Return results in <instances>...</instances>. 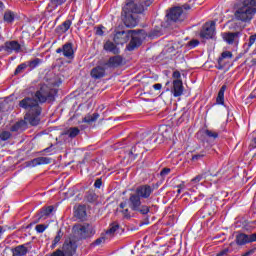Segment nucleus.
<instances>
[{
  "instance_id": "nucleus-1",
  "label": "nucleus",
  "mask_w": 256,
  "mask_h": 256,
  "mask_svg": "<svg viewBox=\"0 0 256 256\" xmlns=\"http://www.w3.org/2000/svg\"><path fill=\"white\" fill-rule=\"evenodd\" d=\"M154 0H126L122 10V21L126 27H137L139 18L137 15L143 13L145 8L149 7Z\"/></svg>"
},
{
  "instance_id": "nucleus-2",
  "label": "nucleus",
  "mask_w": 256,
  "mask_h": 256,
  "mask_svg": "<svg viewBox=\"0 0 256 256\" xmlns=\"http://www.w3.org/2000/svg\"><path fill=\"white\" fill-rule=\"evenodd\" d=\"M155 189L153 186L144 184L136 188L135 194H131L128 200V205L132 211H137L141 215H147L149 208L147 205H141V199H149L153 195Z\"/></svg>"
},
{
  "instance_id": "nucleus-3",
  "label": "nucleus",
  "mask_w": 256,
  "mask_h": 256,
  "mask_svg": "<svg viewBox=\"0 0 256 256\" xmlns=\"http://www.w3.org/2000/svg\"><path fill=\"white\" fill-rule=\"evenodd\" d=\"M146 34L145 30H128L117 32L114 36V42L116 45H125L127 41L130 40V43L127 46L128 51H134L137 47H140L141 43H143V39H145Z\"/></svg>"
},
{
  "instance_id": "nucleus-4",
  "label": "nucleus",
  "mask_w": 256,
  "mask_h": 256,
  "mask_svg": "<svg viewBox=\"0 0 256 256\" xmlns=\"http://www.w3.org/2000/svg\"><path fill=\"white\" fill-rule=\"evenodd\" d=\"M19 107L26 109L28 113L25 115V121L32 126L39 125L41 121V106L35 97H25L19 102Z\"/></svg>"
},
{
  "instance_id": "nucleus-5",
  "label": "nucleus",
  "mask_w": 256,
  "mask_h": 256,
  "mask_svg": "<svg viewBox=\"0 0 256 256\" xmlns=\"http://www.w3.org/2000/svg\"><path fill=\"white\" fill-rule=\"evenodd\" d=\"M256 13V0H244L236 11L234 12V17L237 21H242L243 23H249L253 19V15Z\"/></svg>"
},
{
  "instance_id": "nucleus-6",
  "label": "nucleus",
  "mask_w": 256,
  "mask_h": 256,
  "mask_svg": "<svg viewBox=\"0 0 256 256\" xmlns=\"http://www.w3.org/2000/svg\"><path fill=\"white\" fill-rule=\"evenodd\" d=\"M57 95V90L50 88L49 86L43 84L34 94V97L38 103H51L55 101V96Z\"/></svg>"
},
{
  "instance_id": "nucleus-7",
  "label": "nucleus",
  "mask_w": 256,
  "mask_h": 256,
  "mask_svg": "<svg viewBox=\"0 0 256 256\" xmlns=\"http://www.w3.org/2000/svg\"><path fill=\"white\" fill-rule=\"evenodd\" d=\"M73 233L77 239H89L95 235V228L90 224H75Z\"/></svg>"
},
{
  "instance_id": "nucleus-8",
  "label": "nucleus",
  "mask_w": 256,
  "mask_h": 256,
  "mask_svg": "<svg viewBox=\"0 0 256 256\" xmlns=\"http://www.w3.org/2000/svg\"><path fill=\"white\" fill-rule=\"evenodd\" d=\"M62 249L56 250L51 256H73L75 251H77V243L73 240L66 241Z\"/></svg>"
},
{
  "instance_id": "nucleus-9",
  "label": "nucleus",
  "mask_w": 256,
  "mask_h": 256,
  "mask_svg": "<svg viewBox=\"0 0 256 256\" xmlns=\"http://www.w3.org/2000/svg\"><path fill=\"white\" fill-rule=\"evenodd\" d=\"M0 51H5L8 55L11 53H21L23 49L21 48V44L17 40L6 41L4 45L0 46Z\"/></svg>"
},
{
  "instance_id": "nucleus-10",
  "label": "nucleus",
  "mask_w": 256,
  "mask_h": 256,
  "mask_svg": "<svg viewBox=\"0 0 256 256\" xmlns=\"http://www.w3.org/2000/svg\"><path fill=\"white\" fill-rule=\"evenodd\" d=\"M215 35V22H207L200 31L201 39H213Z\"/></svg>"
},
{
  "instance_id": "nucleus-11",
  "label": "nucleus",
  "mask_w": 256,
  "mask_h": 256,
  "mask_svg": "<svg viewBox=\"0 0 256 256\" xmlns=\"http://www.w3.org/2000/svg\"><path fill=\"white\" fill-rule=\"evenodd\" d=\"M256 241V233L247 235L245 233H238L235 238V242L237 245L243 246L247 245V243H255Z\"/></svg>"
},
{
  "instance_id": "nucleus-12",
  "label": "nucleus",
  "mask_w": 256,
  "mask_h": 256,
  "mask_svg": "<svg viewBox=\"0 0 256 256\" xmlns=\"http://www.w3.org/2000/svg\"><path fill=\"white\" fill-rule=\"evenodd\" d=\"M168 19L174 23H178L185 20V14L183 13V7H175L170 10Z\"/></svg>"
},
{
  "instance_id": "nucleus-13",
  "label": "nucleus",
  "mask_w": 256,
  "mask_h": 256,
  "mask_svg": "<svg viewBox=\"0 0 256 256\" xmlns=\"http://www.w3.org/2000/svg\"><path fill=\"white\" fill-rule=\"evenodd\" d=\"M56 53H62L66 59H73L75 52L73 51V43L67 42L62 46V48H58Z\"/></svg>"
},
{
  "instance_id": "nucleus-14",
  "label": "nucleus",
  "mask_w": 256,
  "mask_h": 256,
  "mask_svg": "<svg viewBox=\"0 0 256 256\" xmlns=\"http://www.w3.org/2000/svg\"><path fill=\"white\" fill-rule=\"evenodd\" d=\"M240 35L241 32H226L223 34V39L228 45H233V43H239Z\"/></svg>"
},
{
  "instance_id": "nucleus-15",
  "label": "nucleus",
  "mask_w": 256,
  "mask_h": 256,
  "mask_svg": "<svg viewBox=\"0 0 256 256\" xmlns=\"http://www.w3.org/2000/svg\"><path fill=\"white\" fill-rule=\"evenodd\" d=\"M171 93L174 97H181L183 95V81L182 80H174L173 87L171 89Z\"/></svg>"
},
{
  "instance_id": "nucleus-16",
  "label": "nucleus",
  "mask_w": 256,
  "mask_h": 256,
  "mask_svg": "<svg viewBox=\"0 0 256 256\" xmlns=\"http://www.w3.org/2000/svg\"><path fill=\"white\" fill-rule=\"evenodd\" d=\"M90 75L92 79H103L105 77V68L103 66H96L91 70Z\"/></svg>"
},
{
  "instance_id": "nucleus-17",
  "label": "nucleus",
  "mask_w": 256,
  "mask_h": 256,
  "mask_svg": "<svg viewBox=\"0 0 256 256\" xmlns=\"http://www.w3.org/2000/svg\"><path fill=\"white\" fill-rule=\"evenodd\" d=\"M122 64H123V57L119 55L110 57L109 60L105 63L107 67H119Z\"/></svg>"
},
{
  "instance_id": "nucleus-18",
  "label": "nucleus",
  "mask_w": 256,
  "mask_h": 256,
  "mask_svg": "<svg viewBox=\"0 0 256 256\" xmlns=\"http://www.w3.org/2000/svg\"><path fill=\"white\" fill-rule=\"evenodd\" d=\"M49 163H51V158L38 157V158H34L32 161H30V166L37 167V165H49Z\"/></svg>"
},
{
  "instance_id": "nucleus-19",
  "label": "nucleus",
  "mask_w": 256,
  "mask_h": 256,
  "mask_svg": "<svg viewBox=\"0 0 256 256\" xmlns=\"http://www.w3.org/2000/svg\"><path fill=\"white\" fill-rule=\"evenodd\" d=\"M54 209H55V207H53V206L43 207L38 212V218L39 219H47V217H49V215H51L53 213Z\"/></svg>"
},
{
  "instance_id": "nucleus-20",
  "label": "nucleus",
  "mask_w": 256,
  "mask_h": 256,
  "mask_svg": "<svg viewBox=\"0 0 256 256\" xmlns=\"http://www.w3.org/2000/svg\"><path fill=\"white\" fill-rule=\"evenodd\" d=\"M233 53L230 51H224L221 54V57L218 59V65L216 66L219 70H222L225 67V63H223V59H232Z\"/></svg>"
},
{
  "instance_id": "nucleus-21",
  "label": "nucleus",
  "mask_w": 256,
  "mask_h": 256,
  "mask_svg": "<svg viewBox=\"0 0 256 256\" xmlns=\"http://www.w3.org/2000/svg\"><path fill=\"white\" fill-rule=\"evenodd\" d=\"M128 202L125 200L124 202H121L118 208V211L122 213L123 217L125 219H131V212H129V208H127Z\"/></svg>"
},
{
  "instance_id": "nucleus-22",
  "label": "nucleus",
  "mask_w": 256,
  "mask_h": 256,
  "mask_svg": "<svg viewBox=\"0 0 256 256\" xmlns=\"http://www.w3.org/2000/svg\"><path fill=\"white\" fill-rule=\"evenodd\" d=\"M26 245H28V244H22V245L16 246L13 249V255L14 256H25V255H27V253L29 252V249H27Z\"/></svg>"
},
{
  "instance_id": "nucleus-23",
  "label": "nucleus",
  "mask_w": 256,
  "mask_h": 256,
  "mask_svg": "<svg viewBox=\"0 0 256 256\" xmlns=\"http://www.w3.org/2000/svg\"><path fill=\"white\" fill-rule=\"evenodd\" d=\"M74 216L77 219H81V220L85 219V217H87V210L85 206L79 205L74 212Z\"/></svg>"
},
{
  "instance_id": "nucleus-24",
  "label": "nucleus",
  "mask_w": 256,
  "mask_h": 256,
  "mask_svg": "<svg viewBox=\"0 0 256 256\" xmlns=\"http://www.w3.org/2000/svg\"><path fill=\"white\" fill-rule=\"evenodd\" d=\"M104 50L109 51L110 53H113L114 55H119V48H117V45L111 41H107L104 44Z\"/></svg>"
},
{
  "instance_id": "nucleus-25",
  "label": "nucleus",
  "mask_w": 256,
  "mask_h": 256,
  "mask_svg": "<svg viewBox=\"0 0 256 256\" xmlns=\"http://www.w3.org/2000/svg\"><path fill=\"white\" fill-rule=\"evenodd\" d=\"M225 91H227V85H223L218 92V96L216 98V103L218 105H223V103H225Z\"/></svg>"
},
{
  "instance_id": "nucleus-26",
  "label": "nucleus",
  "mask_w": 256,
  "mask_h": 256,
  "mask_svg": "<svg viewBox=\"0 0 256 256\" xmlns=\"http://www.w3.org/2000/svg\"><path fill=\"white\" fill-rule=\"evenodd\" d=\"M71 20H66L64 21L60 26L57 27V32L58 33H67L69 29H71Z\"/></svg>"
},
{
  "instance_id": "nucleus-27",
  "label": "nucleus",
  "mask_w": 256,
  "mask_h": 256,
  "mask_svg": "<svg viewBox=\"0 0 256 256\" xmlns=\"http://www.w3.org/2000/svg\"><path fill=\"white\" fill-rule=\"evenodd\" d=\"M205 157H207V151L202 150L199 153L193 154L192 158H191V161L193 163H197L199 161H203V159H205Z\"/></svg>"
},
{
  "instance_id": "nucleus-28",
  "label": "nucleus",
  "mask_w": 256,
  "mask_h": 256,
  "mask_svg": "<svg viewBox=\"0 0 256 256\" xmlns=\"http://www.w3.org/2000/svg\"><path fill=\"white\" fill-rule=\"evenodd\" d=\"M5 23H13L15 21V13L11 10H6L4 12Z\"/></svg>"
},
{
  "instance_id": "nucleus-29",
  "label": "nucleus",
  "mask_w": 256,
  "mask_h": 256,
  "mask_svg": "<svg viewBox=\"0 0 256 256\" xmlns=\"http://www.w3.org/2000/svg\"><path fill=\"white\" fill-rule=\"evenodd\" d=\"M99 119V113L88 114L83 118V123H95Z\"/></svg>"
},
{
  "instance_id": "nucleus-30",
  "label": "nucleus",
  "mask_w": 256,
  "mask_h": 256,
  "mask_svg": "<svg viewBox=\"0 0 256 256\" xmlns=\"http://www.w3.org/2000/svg\"><path fill=\"white\" fill-rule=\"evenodd\" d=\"M65 135H68L71 139H75L79 135V128L71 127L66 131Z\"/></svg>"
},
{
  "instance_id": "nucleus-31",
  "label": "nucleus",
  "mask_w": 256,
  "mask_h": 256,
  "mask_svg": "<svg viewBox=\"0 0 256 256\" xmlns=\"http://www.w3.org/2000/svg\"><path fill=\"white\" fill-rule=\"evenodd\" d=\"M119 230V223L113 222L110 224V228L106 231V235H115V232Z\"/></svg>"
},
{
  "instance_id": "nucleus-32",
  "label": "nucleus",
  "mask_w": 256,
  "mask_h": 256,
  "mask_svg": "<svg viewBox=\"0 0 256 256\" xmlns=\"http://www.w3.org/2000/svg\"><path fill=\"white\" fill-rule=\"evenodd\" d=\"M41 63H42L41 59L35 58L34 60L28 61L27 66L30 67V69H35L36 67H39Z\"/></svg>"
},
{
  "instance_id": "nucleus-33",
  "label": "nucleus",
  "mask_w": 256,
  "mask_h": 256,
  "mask_svg": "<svg viewBox=\"0 0 256 256\" xmlns=\"http://www.w3.org/2000/svg\"><path fill=\"white\" fill-rule=\"evenodd\" d=\"M25 126V121L16 122L12 127L11 131H21Z\"/></svg>"
},
{
  "instance_id": "nucleus-34",
  "label": "nucleus",
  "mask_w": 256,
  "mask_h": 256,
  "mask_svg": "<svg viewBox=\"0 0 256 256\" xmlns=\"http://www.w3.org/2000/svg\"><path fill=\"white\" fill-rule=\"evenodd\" d=\"M204 134L206 137H209V139H217V137H219V133L213 130H205Z\"/></svg>"
},
{
  "instance_id": "nucleus-35",
  "label": "nucleus",
  "mask_w": 256,
  "mask_h": 256,
  "mask_svg": "<svg viewBox=\"0 0 256 256\" xmlns=\"http://www.w3.org/2000/svg\"><path fill=\"white\" fill-rule=\"evenodd\" d=\"M86 199L89 203H95L97 201V194L95 192H87Z\"/></svg>"
},
{
  "instance_id": "nucleus-36",
  "label": "nucleus",
  "mask_w": 256,
  "mask_h": 256,
  "mask_svg": "<svg viewBox=\"0 0 256 256\" xmlns=\"http://www.w3.org/2000/svg\"><path fill=\"white\" fill-rule=\"evenodd\" d=\"M25 69H27V64L22 63V64L18 65L14 72V75H19V73H23V71H25Z\"/></svg>"
},
{
  "instance_id": "nucleus-37",
  "label": "nucleus",
  "mask_w": 256,
  "mask_h": 256,
  "mask_svg": "<svg viewBox=\"0 0 256 256\" xmlns=\"http://www.w3.org/2000/svg\"><path fill=\"white\" fill-rule=\"evenodd\" d=\"M0 139L1 141H8V139H11V132L3 131L2 133H0Z\"/></svg>"
},
{
  "instance_id": "nucleus-38",
  "label": "nucleus",
  "mask_w": 256,
  "mask_h": 256,
  "mask_svg": "<svg viewBox=\"0 0 256 256\" xmlns=\"http://www.w3.org/2000/svg\"><path fill=\"white\" fill-rule=\"evenodd\" d=\"M50 3L54 5L55 7H59L65 3H67V0H50Z\"/></svg>"
},
{
  "instance_id": "nucleus-39",
  "label": "nucleus",
  "mask_w": 256,
  "mask_h": 256,
  "mask_svg": "<svg viewBox=\"0 0 256 256\" xmlns=\"http://www.w3.org/2000/svg\"><path fill=\"white\" fill-rule=\"evenodd\" d=\"M255 41H256V34L251 35L249 37V42L247 44H245V45H247V47L249 49V47H251V46H253L255 44Z\"/></svg>"
},
{
  "instance_id": "nucleus-40",
  "label": "nucleus",
  "mask_w": 256,
  "mask_h": 256,
  "mask_svg": "<svg viewBox=\"0 0 256 256\" xmlns=\"http://www.w3.org/2000/svg\"><path fill=\"white\" fill-rule=\"evenodd\" d=\"M45 229H47V226H45L44 224H38L35 227V230L37 231V233H43L45 232Z\"/></svg>"
},
{
  "instance_id": "nucleus-41",
  "label": "nucleus",
  "mask_w": 256,
  "mask_h": 256,
  "mask_svg": "<svg viewBox=\"0 0 256 256\" xmlns=\"http://www.w3.org/2000/svg\"><path fill=\"white\" fill-rule=\"evenodd\" d=\"M171 173V168H163L160 172V176L167 177Z\"/></svg>"
},
{
  "instance_id": "nucleus-42",
  "label": "nucleus",
  "mask_w": 256,
  "mask_h": 256,
  "mask_svg": "<svg viewBox=\"0 0 256 256\" xmlns=\"http://www.w3.org/2000/svg\"><path fill=\"white\" fill-rule=\"evenodd\" d=\"M204 178H205V174H200L192 179V183H199Z\"/></svg>"
},
{
  "instance_id": "nucleus-43",
  "label": "nucleus",
  "mask_w": 256,
  "mask_h": 256,
  "mask_svg": "<svg viewBox=\"0 0 256 256\" xmlns=\"http://www.w3.org/2000/svg\"><path fill=\"white\" fill-rule=\"evenodd\" d=\"M59 241H61V231L58 232V234L56 235V237L53 240V247H55V245H57V243H59Z\"/></svg>"
},
{
  "instance_id": "nucleus-44",
  "label": "nucleus",
  "mask_w": 256,
  "mask_h": 256,
  "mask_svg": "<svg viewBox=\"0 0 256 256\" xmlns=\"http://www.w3.org/2000/svg\"><path fill=\"white\" fill-rule=\"evenodd\" d=\"M172 77L174 78V79H176V81H181V72H179V71H174L173 72V74H172Z\"/></svg>"
},
{
  "instance_id": "nucleus-45",
  "label": "nucleus",
  "mask_w": 256,
  "mask_h": 256,
  "mask_svg": "<svg viewBox=\"0 0 256 256\" xmlns=\"http://www.w3.org/2000/svg\"><path fill=\"white\" fill-rule=\"evenodd\" d=\"M101 185H103V181L101 179H97L94 183V187L96 189H101Z\"/></svg>"
},
{
  "instance_id": "nucleus-46",
  "label": "nucleus",
  "mask_w": 256,
  "mask_h": 256,
  "mask_svg": "<svg viewBox=\"0 0 256 256\" xmlns=\"http://www.w3.org/2000/svg\"><path fill=\"white\" fill-rule=\"evenodd\" d=\"M101 243H105V237H100L94 241V245H101Z\"/></svg>"
},
{
  "instance_id": "nucleus-47",
  "label": "nucleus",
  "mask_w": 256,
  "mask_h": 256,
  "mask_svg": "<svg viewBox=\"0 0 256 256\" xmlns=\"http://www.w3.org/2000/svg\"><path fill=\"white\" fill-rule=\"evenodd\" d=\"M162 87H163V85H161L160 83L153 85V89H155L156 91H161Z\"/></svg>"
},
{
  "instance_id": "nucleus-48",
  "label": "nucleus",
  "mask_w": 256,
  "mask_h": 256,
  "mask_svg": "<svg viewBox=\"0 0 256 256\" xmlns=\"http://www.w3.org/2000/svg\"><path fill=\"white\" fill-rule=\"evenodd\" d=\"M190 47H197L199 45V41L197 40H192L189 42Z\"/></svg>"
},
{
  "instance_id": "nucleus-49",
  "label": "nucleus",
  "mask_w": 256,
  "mask_h": 256,
  "mask_svg": "<svg viewBox=\"0 0 256 256\" xmlns=\"http://www.w3.org/2000/svg\"><path fill=\"white\" fill-rule=\"evenodd\" d=\"M96 35H103V28H101V27H98L97 29H96Z\"/></svg>"
},
{
  "instance_id": "nucleus-50",
  "label": "nucleus",
  "mask_w": 256,
  "mask_h": 256,
  "mask_svg": "<svg viewBox=\"0 0 256 256\" xmlns=\"http://www.w3.org/2000/svg\"><path fill=\"white\" fill-rule=\"evenodd\" d=\"M227 253H229V249L222 250L217 256L227 255Z\"/></svg>"
},
{
  "instance_id": "nucleus-51",
  "label": "nucleus",
  "mask_w": 256,
  "mask_h": 256,
  "mask_svg": "<svg viewBox=\"0 0 256 256\" xmlns=\"http://www.w3.org/2000/svg\"><path fill=\"white\" fill-rule=\"evenodd\" d=\"M183 9H185L187 11V10L191 9V7L186 4V5L183 6Z\"/></svg>"
},
{
  "instance_id": "nucleus-52",
  "label": "nucleus",
  "mask_w": 256,
  "mask_h": 256,
  "mask_svg": "<svg viewBox=\"0 0 256 256\" xmlns=\"http://www.w3.org/2000/svg\"><path fill=\"white\" fill-rule=\"evenodd\" d=\"M133 153H135V147H132L130 150V155H133Z\"/></svg>"
},
{
  "instance_id": "nucleus-53",
  "label": "nucleus",
  "mask_w": 256,
  "mask_h": 256,
  "mask_svg": "<svg viewBox=\"0 0 256 256\" xmlns=\"http://www.w3.org/2000/svg\"><path fill=\"white\" fill-rule=\"evenodd\" d=\"M3 7H5V4H3L2 1H0V9H3Z\"/></svg>"
},
{
  "instance_id": "nucleus-54",
  "label": "nucleus",
  "mask_w": 256,
  "mask_h": 256,
  "mask_svg": "<svg viewBox=\"0 0 256 256\" xmlns=\"http://www.w3.org/2000/svg\"><path fill=\"white\" fill-rule=\"evenodd\" d=\"M1 235H3V227L2 226H0V237H1Z\"/></svg>"
},
{
  "instance_id": "nucleus-55",
  "label": "nucleus",
  "mask_w": 256,
  "mask_h": 256,
  "mask_svg": "<svg viewBox=\"0 0 256 256\" xmlns=\"http://www.w3.org/2000/svg\"><path fill=\"white\" fill-rule=\"evenodd\" d=\"M254 147H256V137L254 138Z\"/></svg>"
},
{
  "instance_id": "nucleus-56",
  "label": "nucleus",
  "mask_w": 256,
  "mask_h": 256,
  "mask_svg": "<svg viewBox=\"0 0 256 256\" xmlns=\"http://www.w3.org/2000/svg\"><path fill=\"white\" fill-rule=\"evenodd\" d=\"M177 193L180 194V193H181V189H178V190H177Z\"/></svg>"
},
{
  "instance_id": "nucleus-57",
  "label": "nucleus",
  "mask_w": 256,
  "mask_h": 256,
  "mask_svg": "<svg viewBox=\"0 0 256 256\" xmlns=\"http://www.w3.org/2000/svg\"><path fill=\"white\" fill-rule=\"evenodd\" d=\"M0 111H1V106H0Z\"/></svg>"
}]
</instances>
